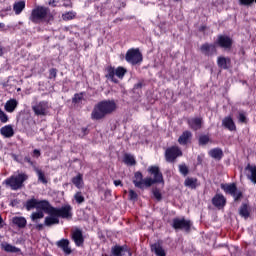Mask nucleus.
<instances>
[{
	"mask_svg": "<svg viewBox=\"0 0 256 256\" xmlns=\"http://www.w3.org/2000/svg\"><path fill=\"white\" fill-rule=\"evenodd\" d=\"M47 216L44 220V225L46 227H52V225H59V217L61 219H71L73 217V207L66 204L60 208H55L48 204Z\"/></svg>",
	"mask_w": 256,
	"mask_h": 256,
	"instance_id": "f257e3e1",
	"label": "nucleus"
},
{
	"mask_svg": "<svg viewBox=\"0 0 256 256\" xmlns=\"http://www.w3.org/2000/svg\"><path fill=\"white\" fill-rule=\"evenodd\" d=\"M117 109V104L115 101H102L99 102L93 109L91 113V118L94 121H99L103 119L106 115H111L113 111Z\"/></svg>",
	"mask_w": 256,
	"mask_h": 256,
	"instance_id": "f03ea898",
	"label": "nucleus"
},
{
	"mask_svg": "<svg viewBox=\"0 0 256 256\" xmlns=\"http://www.w3.org/2000/svg\"><path fill=\"white\" fill-rule=\"evenodd\" d=\"M32 23H50L53 21V15L46 7L38 6L34 8L30 15Z\"/></svg>",
	"mask_w": 256,
	"mask_h": 256,
	"instance_id": "7ed1b4c3",
	"label": "nucleus"
},
{
	"mask_svg": "<svg viewBox=\"0 0 256 256\" xmlns=\"http://www.w3.org/2000/svg\"><path fill=\"white\" fill-rule=\"evenodd\" d=\"M29 179V176L25 173H19L16 175H12L10 178L5 180L6 185L11 187L13 191H17V189H21L23 187V183Z\"/></svg>",
	"mask_w": 256,
	"mask_h": 256,
	"instance_id": "20e7f679",
	"label": "nucleus"
},
{
	"mask_svg": "<svg viewBox=\"0 0 256 256\" xmlns=\"http://www.w3.org/2000/svg\"><path fill=\"white\" fill-rule=\"evenodd\" d=\"M25 207L27 211H31L33 209H37V211H44L47 213L49 209V202L47 200H37L35 198H31L26 201Z\"/></svg>",
	"mask_w": 256,
	"mask_h": 256,
	"instance_id": "39448f33",
	"label": "nucleus"
},
{
	"mask_svg": "<svg viewBox=\"0 0 256 256\" xmlns=\"http://www.w3.org/2000/svg\"><path fill=\"white\" fill-rule=\"evenodd\" d=\"M106 71V78L112 81V83H119L118 79H123V77H125V73H127V70L121 66L117 68L109 66Z\"/></svg>",
	"mask_w": 256,
	"mask_h": 256,
	"instance_id": "423d86ee",
	"label": "nucleus"
},
{
	"mask_svg": "<svg viewBox=\"0 0 256 256\" xmlns=\"http://www.w3.org/2000/svg\"><path fill=\"white\" fill-rule=\"evenodd\" d=\"M133 183L138 189H145L147 187H151V183H153V181L151 180V177L143 179V174L141 172H136L134 174Z\"/></svg>",
	"mask_w": 256,
	"mask_h": 256,
	"instance_id": "0eeeda50",
	"label": "nucleus"
},
{
	"mask_svg": "<svg viewBox=\"0 0 256 256\" xmlns=\"http://www.w3.org/2000/svg\"><path fill=\"white\" fill-rule=\"evenodd\" d=\"M125 59L128 63H131V65H137V63L143 61V54H141L137 48L130 49L127 51Z\"/></svg>",
	"mask_w": 256,
	"mask_h": 256,
	"instance_id": "6e6552de",
	"label": "nucleus"
},
{
	"mask_svg": "<svg viewBox=\"0 0 256 256\" xmlns=\"http://www.w3.org/2000/svg\"><path fill=\"white\" fill-rule=\"evenodd\" d=\"M32 109L35 115H49V109H51V105L47 101H40L36 105L32 106Z\"/></svg>",
	"mask_w": 256,
	"mask_h": 256,
	"instance_id": "1a4fd4ad",
	"label": "nucleus"
},
{
	"mask_svg": "<svg viewBox=\"0 0 256 256\" xmlns=\"http://www.w3.org/2000/svg\"><path fill=\"white\" fill-rule=\"evenodd\" d=\"M181 155H183V152H181V149L177 146L168 148L165 152L166 161H168V163H173V161H175L177 157H181Z\"/></svg>",
	"mask_w": 256,
	"mask_h": 256,
	"instance_id": "9d476101",
	"label": "nucleus"
},
{
	"mask_svg": "<svg viewBox=\"0 0 256 256\" xmlns=\"http://www.w3.org/2000/svg\"><path fill=\"white\" fill-rule=\"evenodd\" d=\"M221 189L228 193V195H232L235 201H239V198L243 196L241 191H237V186L235 184H222Z\"/></svg>",
	"mask_w": 256,
	"mask_h": 256,
	"instance_id": "9b49d317",
	"label": "nucleus"
},
{
	"mask_svg": "<svg viewBox=\"0 0 256 256\" xmlns=\"http://www.w3.org/2000/svg\"><path fill=\"white\" fill-rule=\"evenodd\" d=\"M148 173L153 175V178H151V185H155V183H163V174L161 173V170L158 168V166L148 167Z\"/></svg>",
	"mask_w": 256,
	"mask_h": 256,
	"instance_id": "f8f14e48",
	"label": "nucleus"
},
{
	"mask_svg": "<svg viewBox=\"0 0 256 256\" xmlns=\"http://www.w3.org/2000/svg\"><path fill=\"white\" fill-rule=\"evenodd\" d=\"M172 227H174V229H183L184 231H189L191 229V221L186 220L185 218H175L173 220Z\"/></svg>",
	"mask_w": 256,
	"mask_h": 256,
	"instance_id": "ddd939ff",
	"label": "nucleus"
},
{
	"mask_svg": "<svg viewBox=\"0 0 256 256\" xmlns=\"http://www.w3.org/2000/svg\"><path fill=\"white\" fill-rule=\"evenodd\" d=\"M217 44L223 49H231V45H233V40L228 36H219L217 40Z\"/></svg>",
	"mask_w": 256,
	"mask_h": 256,
	"instance_id": "4468645a",
	"label": "nucleus"
},
{
	"mask_svg": "<svg viewBox=\"0 0 256 256\" xmlns=\"http://www.w3.org/2000/svg\"><path fill=\"white\" fill-rule=\"evenodd\" d=\"M245 173H246L247 179H249V181H251L252 183H255L256 185V166L248 164L245 167Z\"/></svg>",
	"mask_w": 256,
	"mask_h": 256,
	"instance_id": "2eb2a0df",
	"label": "nucleus"
},
{
	"mask_svg": "<svg viewBox=\"0 0 256 256\" xmlns=\"http://www.w3.org/2000/svg\"><path fill=\"white\" fill-rule=\"evenodd\" d=\"M18 106L19 101H17V99L12 98L5 103L4 109L7 113H13Z\"/></svg>",
	"mask_w": 256,
	"mask_h": 256,
	"instance_id": "dca6fc26",
	"label": "nucleus"
},
{
	"mask_svg": "<svg viewBox=\"0 0 256 256\" xmlns=\"http://www.w3.org/2000/svg\"><path fill=\"white\" fill-rule=\"evenodd\" d=\"M188 125L194 131L201 129V125H203V119L201 118H190L188 120Z\"/></svg>",
	"mask_w": 256,
	"mask_h": 256,
	"instance_id": "f3484780",
	"label": "nucleus"
},
{
	"mask_svg": "<svg viewBox=\"0 0 256 256\" xmlns=\"http://www.w3.org/2000/svg\"><path fill=\"white\" fill-rule=\"evenodd\" d=\"M212 203L215 207H225V203H227V200L222 194H216L212 199Z\"/></svg>",
	"mask_w": 256,
	"mask_h": 256,
	"instance_id": "a211bd4d",
	"label": "nucleus"
},
{
	"mask_svg": "<svg viewBox=\"0 0 256 256\" xmlns=\"http://www.w3.org/2000/svg\"><path fill=\"white\" fill-rule=\"evenodd\" d=\"M222 125L229 131H235L237 129V126H235V122L231 116L225 117L222 120Z\"/></svg>",
	"mask_w": 256,
	"mask_h": 256,
	"instance_id": "6ab92c4d",
	"label": "nucleus"
},
{
	"mask_svg": "<svg viewBox=\"0 0 256 256\" xmlns=\"http://www.w3.org/2000/svg\"><path fill=\"white\" fill-rule=\"evenodd\" d=\"M0 133L3 137L10 138L13 137V135H15V130H13L12 125H6L0 129Z\"/></svg>",
	"mask_w": 256,
	"mask_h": 256,
	"instance_id": "aec40b11",
	"label": "nucleus"
},
{
	"mask_svg": "<svg viewBox=\"0 0 256 256\" xmlns=\"http://www.w3.org/2000/svg\"><path fill=\"white\" fill-rule=\"evenodd\" d=\"M57 246L64 251L66 255H71V247H69V240L62 239L57 242Z\"/></svg>",
	"mask_w": 256,
	"mask_h": 256,
	"instance_id": "412c9836",
	"label": "nucleus"
},
{
	"mask_svg": "<svg viewBox=\"0 0 256 256\" xmlns=\"http://www.w3.org/2000/svg\"><path fill=\"white\" fill-rule=\"evenodd\" d=\"M72 239L76 243L77 247L83 245V233L81 230H75L72 234Z\"/></svg>",
	"mask_w": 256,
	"mask_h": 256,
	"instance_id": "4be33fe9",
	"label": "nucleus"
},
{
	"mask_svg": "<svg viewBox=\"0 0 256 256\" xmlns=\"http://www.w3.org/2000/svg\"><path fill=\"white\" fill-rule=\"evenodd\" d=\"M191 137H193V134H191L190 131H185L179 137L178 143H180V145H187V143L191 141Z\"/></svg>",
	"mask_w": 256,
	"mask_h": 256,
	"instance_id": "5701e85b",
	"label": "nucleus"
},
{
	"mask_svg": "<svg viewBox=\"0 0 256 256\" xmlns=\"http://www.w3.org/2000/svg\"><path fill=\"white\" fill-rule=\"evenodd\" d=\"M12 223L17 227H20V229H23V227L27 225V220L25 217L16 216L12 218Z\"/></svg>",
	"mask_w": 256,
	"mask_h": 256,
	"instance_id": "b1692460",
	"label": "nucleus"
},
{
	"mask_svg": "<svg viewBox=\"0 0 256 256\" xmlns=\"http://www.w3.org/2000/svg\"><path fill=\"white\" fill-rule=\"evenodd\" d=\"M231 63V59L226 57H218L217 64L221 69H228Z\"/></svg>",
	"mask_w": 256,
	"mask_h": 256,
	"instance_id": "393cba45",
	"label": "nucleus"
},
{
	"mask_svg": "<svg viewBox=\"0 0 256 256\" xmlns=\"http://www.w3.org/2000/svg\"><path fill=\"white\" fill-rule=\"evenodd\" d=\"M2 249L6 251V253H21V249L9 244V243H3Z\"/></svg>",
	"mask_w": 256,
	"mask_h": 256,
	"instance_id": "a878e982",
	"label": "nucleus"
},
{
	"mask_svg": "<svg viewBox=\"0 0 256 256\" xmlns=\"http://www.w3.org/2000/svg\"><path fill=\"white\" fill-rule=\"evenodd\" d=\"M201 52L204 53V55H211V53H214L215 51V45L213 44H204L201 46Z\"/></svg>",
	"mask_w": 256,
	"mask_h": 256,
	"instance_id": "bb28decb",
	"label": "nucleus"
},
{
	"mask_svg": "<svg viewBox=\"0 0 256 256\" xmlns=\"http://www.w3.org/2000/svg\"><path fill=\"white\" fill-rule=\"evenodd\" d=\"M43 217H45V213H43V210L33 212L30 216L31 221H33V223H39L40 219H43Z\"/></svg>",
	"mask_w": 256,
	"mask_h": 256,
	"instance_id": "cd10ccee",
	"label": "nucleus"
},
{
	"mask_svg": "<svg viewBox=\"0 0 256 256\" xmlns=\"http://www.w3.org/2000/svg\"><path fill=\"white\" fill-rule=\"evenodd\" d=\"M151 250L153 251V253H155V255L157 256H165V250L163 249V247L160 244H153L151 246Z\"/></svg>",
	"mask_w": 256,
	"mask_h": 256,
	"instance_id": "c85d7f7f",
	"label": "nucleus"
},
{
	"mask_svg": "<svg viewBox=\"0 0 256 256\" xmlns=\"http://www.w3.org/2000/svg\"><path fill=\"white\" fill-rule=\"evenodd\" d=\"M13 9L16 15H21V13L23 12V9H25V1L22 0L14 3Z\"/></svg>",
	"mask_w": 256,
	"mask_h": 256,
	"instance_id": "c756f323",
	"label": "nucleus"
},
{
	"mask_svg": "<svg viewBox=\"0 0 256 256\" xmlns=\"http://www.w3.org/2000/svg\"><path fill=\"white\" fill-rule=\"evenodd\" d=\"M210 157L213 159H221L223 157V150L219 148H215L209 151Z\"/></svg>",
	"mask_w": 256,
	"mask_h": 256,
	"instance_id": "7c9ffc66",
	"label": "nucleus"
},
{
	"mask_svg": "<svg viewBox=\"0 0 256 256\" xmlns=\"http://www.w3.org/2000/svg\"><path fill=\"white\" fill-rule=\"evenodd\" d=\"M73 185L77 187V189H82L83 187V175L78 174L76 177L72 179Z\"/></svg>",
	"mask_w": 256,
	"mask_h": 256,
	"instance_id": "2f4dec72",
	"label": "nucleus"
},
{
	"mask_svg": "<svg viewBox=\"0 0 256 256\" xmlns=\"http://www.w3.org/2000/svg\"><path fill=\"white\" fill-rule=\"evenodd\" d=\"M184 185L190 189H195L197 187V178H187Z\"/></svg>",
	"mask_w": 256,
	"mask_h": 256,
	"instance_id": "473e14b6",
	"label": "nucleus"
},
{
	"mask_svg": "<svg viewBox=\"0 0 256 256\" xmlns=\"http://www.w3.org/2000/svg\"><path fill=\"white\" fill-rule=\"evenodd\" d=\"M123 253H125V249L121 246H114L112 248V255L113 256H123Z\"/></svg>",
	"mask_w": 256,
	"mask_h": 256,
	"instance_id": "72a5a7b5",
	"label": "nucleus"
},
{
	"mask_svg": "<svg viewBox=\"0 0 256 256\" xmlns=\"http://www.w3.org/2000/svg\"><path fill=\"white\" fill-rule=\"evenodd\" d=\"M124 163L126 165H135V157L131 154H125L124 155Z\"/></svg>",
	"mask_w": 256,
	"mask_h": 256,
	"instance_id": "f704fd0d",
	"label": "nucleus"
},
{
	"mask_svg": "<svg viewBox=\"0 0 256 256\" xmlns=\"http://www.w3.org/2000/svg\"><path fill=\"white\" fill-rule=\"evenodd\" d=\"M240 215L244 217V219H247V217H249V206L243 204L240 208Z\"/></svg>",
	"mask_w": 256,
	"mask_h": 256,
	"instance_id": "c9c22d12",
	"label": "nucleus"
},
{
	"mask_svg": "<svg viewBox=\"0 0 256 256\" xmlns=\"http://www.w3.org/2000/svg\"><path fill=\"white\" fill-rule=\"evenodd\" d=\"M77 13L75 12H66L62 15V19L64 21H71L72 19H75Z\"/></svg>",
	"mask_w": 256,
	"mask_h": 256,
	"instance_id": "e433bc0d",
	"label": "nucleus"
},
{
	"mask_svg": "<svg viewBox=\"0 0 256 256\" xmlns=\"http://www.w3.org/2000/svg\"><path fill=\"white\" fill-rule=\"evenodd\" d=\"M74 199H75L76 203H78L79 205H81V203L85 202V197L83 196V194L81 192H76L74 195Z\"/></svg>",
	"mask_w": 256,
	"mask_h": 256,
	"instance_id": "4c0bfd02",
	"label": "nucleus"
},
{
	"mask_svg": "<svg viewBox=\"0 0 256 256\" xmlns=\"http://www.w3.org/2000/svg\"><path fill=\"white\" fill-rule=\"evenodd\" d=\"M36 173L38 175V181H41V183L47 184V178H45V174L43 171L36 169Z\"/></svg>",
	"mask_w": 256,
	"mask_h": 256,
	"instance_id": "58836bf2",
	"label": "nucleus"
},
{
	"mask_svg": "<svg viewBox=\"0 0 256 256\" xmlns=\"http://www.w3.org/2000/svg\"><path fill=\"white\" fill-rule=\"evenodd\" d=\"M0 121L1 123H7V121H9V116H7V114L1 110L0 108Z\"/></svg>",
	"mask_w": 256,
	"mask_h": 256,
	"instance_id": "ea45409f",
	"label": "nucleus"
},
{
	"mask_svg": "<svg viewBox=\"0 0 256 256\" xmlns=\"http://www.w3.org/2000/svg\"><path fill=\"white\" fill-rule=\"evenodd\" d=\"M209 143V136L203 135L199 138V144L200 145H207Z\"/></svg>",
	"mask_w": 256,
	"mask_h": 256,
	"instance_id": "a19ab883",
	"label": "nucleus"
},
{
	"mask_svg": "<svg viewBox=\"0 0 256 256\" xmlns=\"http://www.w3.org/2000/svg\"><path fill=\"white\" fill-rule=\"evenodd\" d=\"M179 171L182 175H187L189 173V168L185 164L179 165Z\"/></svg>",
	"mask_w": 256,
	"mask_h": 256,
	"instance_id": "79ce46f5",
	"label": "nucleus"
},
{
	"mask_svg": "<svg viewBox=\"0 0 256 256\" xmlns=\"http://www.w3.org/2000/svg\"><path fill=\"white\" fill-rule=\"evenodd\" d=\"M238 119L240 123H247V116H245V113L243 112L239 113Z\"/></svg>",
	"mask_w": 256,
	"mask_h": 256,
	"instance_id": "37998d69",
	"label": "nucleus"
},
{
	"mask_svg": "<svg viewBox=\"0 0 256 256\" xmlns=\"http://www.w3.org/2000/svg\"><path fill=\"white\" fill-rule=\"evenodd\" d=\"M240 5H253L256 3V0H239Z\"/></svg>",
	"mask_w": 256,
	"mask_h": 256,
	"instance_id": "c03bdc74",
	"label": "nucleus"
},
{
	"mask_svg": "<svg viewBox=\"0 0 256 256\" xmlns=\"http://www.w3.org/2000/svg\"><path fill=\"white\" fill-rule=\"evenodd\" d=\"M82 99H83V93L75 94V96L73 98V102L74 103H79V101H81Z\"/></svg>",
	"mask_w": 256,
	"mask_h": 256,
	"instance_id": "a18cd8bd",
	"label": "nucleus"
},
{
	"mask_svg": "<svg viewBox=\"0 0 256 256\" xmlns=\"http://www.w3.org/2000/svg\"><path fill=\"white\" fill-rule=\"evenodd\" d=\"M129 198L131 199V201H135L137 199V192L130 190L129 191Z\"/></svg>",
	"mask_w": 256,
	"mask_h": 256,
	"instance_id": "49530a36",
	"label": "nucleus"
},
{
	"mask_svg": "<svg viewBox=\"0 0 256 256\" xmlns=\"http://www.w3.org/2000/svg\"><path fill=\"white\" fill-rule=\"evenodd\" d=\"M153 195L155 197V199H157V201H161V192L159 190H154L153 191Z\"/></svg>",
	"mask_w": 256,
	"mask_h": 256,
	"instance_id": "de8ad7c7",
	"label": "nucleus"
},
{
	"mask_svg": "<svg viewBox=\"0 0 256 256\" xmlns=\"http://www.w3.org/2000/svg\"><path fill=\"white\" fill-rule=\"evenodd\" d=\"M61 0H49V5L52 7H58Z\"/></svg>",
	"mask_w": 256,
	"mask_h": 256,
	"instance_id": "09e8293b",
	"label": "nucleus"
},
{
	"mask_svg": "<svg viewBox=\"0 0 256 256\" xmlns=\"http://www.w3.org/2000/svg\"><path fill=\"white\" fill-rule=\"evenodd\" d=\"M33 157H36V159L39 158V157H41V151L35 149V150L33 151Z\"/></svg>",
	"mask_w": 256,
	"mask_h": 256,
	"instance_id": "8fccbe9b",
	"label": "nucleus"
},
{
	"mask_svg": "<svg viewBox=\"0 0 256 256\" xmlns=\"http://www.w3.org/2000/svg\"><path fill=\"white\" fill-rule=\"evenodd\" d=\"M114 185H115L116 187H119V185H121V180H115V181H114Z\"/></svg>",
	"mask_w": 256,
	"mask_h": 256,
	"instance_id": "3c124183",
	"label": "nucleus"
},
{
	"mask_svg": "<svg viewBox=\"0 0 256 256\" xmlns=\"http://www.w3.org/2000/svg\"><path fill=\"white\" fill-rule=\"evenodd\" d=\"M36 228H38V229H43V224H38L37 226H36Z\"/></svg>",
	"mask_w": 256,
	"mask_h": 256,
	"instance_id": "603ef678",
	"label": "nucleus"
},
{
	"mask_svg": "<svg viewBox=\"0 0 256 256\" xmlns=\"http://www.w3.org/2000/svg\"><path fill=\"white\" fill-rule=\"evenodd\" d=\"M5 28V24L0 22V29H4Z\"/></svg>",
	"mask_w": 256,
	"mask_h": 256,
	"instance_id": "864d4df0",
	"label": "nucleus"
},
{
	"mask_svg": "<svg viewBox=\"0 0 256 256\" xmlns=\"http://www.w3.org/2000/svg\"><path fill=\"white\" fill-rule=\"evenodd\" d=\"M26 161H27L28 163H30V165H33V162L31 161V159L26 158Z\"/></svg>",
	"mask_w": 256,
	"mask_h": 256,
	"instance_id": "5fc2aeb1",
	"label": "nucleus"
},
{
	"mask_svg": "<svg viewBox=\"0 0 256 256\" xmlns=\"http://www.w3.org/2000/svg\"><path fill=\"white\" fill-rule=\"evenodd\" d=\"M3 223V218L0 216V225Z\"/></svg>",
	"mask_w": 256,
	"mask_h": 256,
	"instance_id": "6e6d98bb",
	"label": "nucleus"
},
{
	"mask_svg": "<svg viewBox=\"0 0 256 256\" xmlns=\"http://www.w3.org/2000/svg\"><path fill=\"white\" fill-rule=\"evenodd\" d=\"M102 256H107V254H103Z\"/></svg>",
	"mask_w": 256,
	"mask_h": 256,
	"instance_id": "4d7b16f0",
	"label": "nucleus"
},
{
	"mask_svg": "<svg viewBox=\"0 0 256 256\" xmlns=\"http://www.w3.org/2000/svg\"><path fill=\"white\" fill-rule=\"evenodd\" d=\"M175 1H179V0H175Z\"/></svg>",
	"mask_w": 256,
	"mask_h": 256,
	"instance_id": "13d9d810",
	"label": "nucleus"
}]
</instances>
